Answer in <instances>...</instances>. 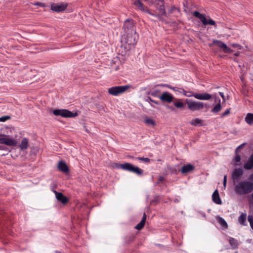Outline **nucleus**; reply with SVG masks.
<instances>
[{
    "label": "nucleus",
    "mask_w": 253,
    "mask_h": 253,
    "mask_svg": "<svg viewBox=\"0 0 253 253\" xmlns=\"http://www.w3.org/2000/svg\"><path fill=\"white\" fill-rule=\"evenodd\" d=\"M133 4L137 8L154 17L163 20V16L166 12L163 0H134Z\"/></svg>",
    "instance_id": "nucleus-1"
},
{
    "label": "nucleus",
    "mask_w": 253,
    "mask_h": 253,
    "mask_svg": "<svg viewBox=\"0 0 253 253\" xmlns=\"http://www.w3.org/2000/svg\"><path fill=\"white\" fill-rule=\"evenodd\" d=\"M234 191L238 195H245L253 191V183L252 181L244 180L234 183Z\"/></svg>",
    "instance_id": "nucleus-2"
},
{
    "label": "nucleus",
    "mask_w": 253,
    "mask_h": 253,
    "mask_svg": "<svg viewBox=\"0 0 253 253\" xmlns=\"http://www.w3.org/2000/svg\"><path fill=\"white\" fill-rule=\"evenodd\" d=\"M159 99L163 102L170 103L173 102L174 106L179 109L182 108L184 104L181 102V100L175 98L168 91H165L159 96Z\"/></svg>",
    "instance_id": "nucleus-3"
},
{
    "label": "nucleus",
    "mask_w": 253,
    "mask_h": 253,
    "mask_svg": "<svg viewBox=\"0 0 253 253\" xmlns=\"http://www.w3.org/2000/svg\"><path fill=\"white\" fill-rule=\"evenodd\" d=\"M138 40V35L136 32L124 34L122 36V42L126 43L130 47H133L137 43Z\"/></svg>",
    "instance_id": "nucleus-4"
},
{
    "label": "nucleus",
    "mask_w": 253,
    "mask_h": 253,
    "mask_svg": "<svg viewBox=\"0 0 253 253\" xmlns=\"http://www.w3.org/2000/svg\"><path fill=\"white\" fill-rule=\"evenodd\" d=\"M114 167L134 173L138 175H141L143 172V170L138 167L134 166L128 163L123 164H118L116 163L114 164Z\"/></svg>",
    "instance_id": "nucleus-5"
},
{
    "label": "nucleus",
    "mask_w": 253,
    "mask_h": 253,
    "mask_svg": "<svg viewBox=\"0 0 253 253\" xmlns=\"http://www.w3.org/2000/svg\"><path fill=\"white\" fill-rule=\"evenodd\" d=\"M130 86L129 85L113 86L109 88L108 92L110 94L117 96L125 92Z\"/></svg>",
    "instance_id": "nucleus-6"
},
{
    "label": "nucleus",
    "mask_w": 253,
    "mask_h": 253,
    "mask_svg": "<svg viewBox=\"0 0 253 253\" xmlns=\"http://www.w3.org/2000/svg\"><path fill=\"white\" fill-rule=\"evenodd\" d=\"M192 14L196 17L199 18L204 25H211L216 28V25L214 20L209 17L207 19L205 15L200 13L197 11H194Z\"/></svg>",
    "instance_id": "nucleus-7"
},
{
    "label": "nucleus",
    "mask_w": 253,
    "mask_h": 253,
    "mask_svg": "<svg viewBox=\"0 0 253 253\" xmlns=\"http://www.w3.org/2000/svg\"><path fill=\"white\" fill-rule=\"evenodd\" d=\"M0 144L8 146H15L17 144V140L9 135L0 133Z\"/></svg>",
    "instance_id": "nucleus-8"
},
{
    "label": "nucleus",
    "mask_w": 253,
    "mask_h": 253,
    "mask_svg": "<svg viewBox=\"0 0 253 253\" xmlns=\"http://www.w3.org/2000/svg\"><path fill=\"white\" fill-rule=\"evenodd\" d=\"M186 103L188 109L192 111L200 110L204 107V103L202 102L186 100Z\"/></svg>",
    "instance_id": "nucleus-9"
},
{
    "label": "nucleus",
    "mask_w": 253,
    "mask_h": 253,
    "mask_svg": "<svg viewBox=\"0 0 253 253\" xmlns=\"http://www.w3.org/2000/svg\"><path fill=\"white\" fill-rule=\"evenodd\" d=\"M55 116H61L64 118H74L78 116L77 112L73 113L66 109H56L53 111Z\"/></svg>",
    "instance_id": "nucleus-10"
},
{
    "label": "nucleus",
    "mask_w": 253,
    "mask_h": 253,
    "mask_svg": "<svg viewBox=\"0 0 253 253\" xmlns=\"http://www.w3.org/2000/svg\"><path fill=\"white\" fill-rule=\"evenodd\" d=\"M123 30L124 34L136 32L134 21L132 19H126L124 23Z\"/></svg>",
    "instance_id": "nucleus-11"
},
{
    "label": "nucleus",
    "mask_w": 253,
    "mask_h": 253,
    "mask_svg": "<svg viewBox=\"0 0 253 253\" xmlns=\"http://www.w3.org/2000/svg\"><path fill=\"white\" fill-rule=\"evenodd\" d=\"M186 96L187 97H194L195 98L202 100H209L211 98V95L209 93H195L194 94L187 95Z\"/></svg>",
    "instance_id": "nucleus-12"
},
{
    "label": "nucleus",
    "mask_w": 253,
    "mask_h": 253,
    "mask_svg": "<svg viewBox=\"0 0 253 253\" xmlns=\"http://www.w3.org/2000/svg\"><path fill=\"white\" fill-rule=\"evenodd\" d=\"M67 7V5L65 3L52 4L51 5V9L56 12H60L63 11Z\"/></svg>",
    "instance_id": "nucleus-13"
},
{
    "label": "nucleus",
    "mask_w": 253,
    "mask_h": 253,
    "mask_svg": "<svg viewBox=\"0 0 253 253\" xmlns=\"http://www.w3.org/2000/svg\"><path fill=\"white\" fill-rule=\"evenodd\" d=\"M243 170L241 168H238L234 169L232 173V178L233 180V183H236L237 180H238L243 175Z\"/></svg>",
    "instance_id": "nucleus-14"
},
{
    "label": "nucleus",
    "mask_w": 253,
    "mask_h": 253,
    "mask_svg": "<svg viewBox=\"0 0 253 253\" xmlns=\"http://www.w3.org/2000/svg\"><path fill=\"white\" fill-rule=\"evenodd\" d=\"M214 44L217 45L218 47L223 49V51L225 53H230L232 51V50L228 47L226 44L223 43L220 41H214L213 42Z\"/></svg>",
    "instance_id": "nucleus-15"
},
{
    "label": "nucleus",
    "mask_w": 253,
    "mask_h": 253,
    "mask_svg": "<svg viewBox=\"0 0 253 253\" xmlns=\"http://www.w3.org/2000/svg\"><path fill=\"white\" fill-rule=\"evenodd\" d=\"M53 192L55 193L56 198L58 201H60L63 204H65L67 203V198L64 196L62 193L58 192L54 190H53Z\"/></svg>",
    "instance_id": "nucleus-16"
},
{
    "label": "nucleus",
    "mask_w": 253,
    "mask_h": 253,
    "mask_svg": "<svg viewBox=\"0 0 253 253\" xmlns=\"http://www.w3.org/2000/svg\"><path fill=\"white\" fill-rule=\"evenodd\" d=\"M246 144V143H243L241 145H239L236 149V150H235V158L234 159V160L235 161V165H240L239 164H238V163H239L240 162V161H241V156L239 154V151Z\"/></svg>",
    "instance_id": "nucleus-17"
},
{
    "label": "nucleus",
    "mask_w": 253,
    "mask_h": 253,
    "mask_svg": "<svg viewBox=\"0 0 253 253\" xmlns=\"http://www.w3.org/2000/svg\"><path fill=\"white\" fill-rule=\"evenodd\" d=\"M244 168L245 169L250 170L253 168V154L249 158L247 162L244 164Z\"/></svg>",
    "instance_id": "nucleus-18"
},
{
    "label": "nucleus",
    "mask_w": 253,
    "mask_h": 253,
    "mask_svg": "<svg viewBox=\"0 0 253 253\" xmlns=\"http://www.w3.org/2000/svg\"><path fill=\"white\" fill-rule=\"evenodd\" d=\"M194 169V167L191 164L183 166L181 169V172L183 174L187 173Z\"/></svg>",
    "instance_id": "nucleus-19"
},
{
    "label": "nucleus",
    "mask_w": 253,
    "mask_h": 253,
    "mask_svg": "<svg viewBox=\"0 0 253 253\" xmlns=\"http://www.w3.org/2000/svg\"><path fill=\"white\" fill-rule=\"evenodd\" d=\"M212 199L213 202L216 204L221 205L222 204V202L219 197L217 190H215L213 193L212 195Z\"/></svg>",
    "instance_id": "nucleus-20"
},
{
    "label": "nucleus",
    "mask_w": 253,
    "mask_h": 253,
    "mask_svg": "<svg viewBox=\"0 0 253 253\" xmlns=\"http://www.w3.org/2000/svg\"><path fill=\"white\" fill-rule=\"evenodd\" d=\"M58 168L59 170L64 172H67L69 171L68 167L65 163L63 161H60L58 164Z\"/></svg>",
    "instance_id": "nucleus-21"
},
{
    "label": "nucleus",
    "mask_w": 253,
    "mask_h": 253,
    "mask_svg": "<svg viewBox=\"0 0 253 253\" xmlns=\"http://www.w3.org/2000/svg\"><path fill=\"white\" fill-rule=\"evenodd\" d=\"M19 148L21 150H25L29 146V140L26 138H24L19 145Z\"/></svg>",
    "instance_id": "nucleus-22"
},
{
    "label": "nucleus",
    "mask_w": 253,
    "mask_h": 253,
    "mask_svg": "<svg viewBox=\"0 0 253 253\" xmlns=\"http://www.w3.org/2000/svg\"><path fill=\"white\" fill-rule=\"evenodd\" d=\"M146 220V214L145 212L143 213V217L141 221L136 225L135 228L137 230H141L144 227Z\"/></svg>",
    "instance_id": "nucleus-23"
},
{
    "label": "nucleus",
    "mask_w": 253,
    "mask_h": 253,
    "mask_svg": "<svg viewBox=\"0 0 253 253\" xmlns=\"http://www.w3.org/2000/svg\"><path fill=\"white\" fill-rule=\"evenodd\" d=\"M203 121L200 119L196 118L192 120L189 124L193 126H201L202 125Z\"/></svg>",
    "instance_id": "nucleus-24"
},
{
    "label": "nucleus",
    "mask_w": 253,
    "mask_h": 253,
    "mask_svg": "<svg viewBox=\"0 0 253 253\" xmlns=\"http://www.w3.org/2000/svg\"><path fill=\"white\" fill-rule=\"evenodd\" d=\"M246 122L249 125L253 124V114L248 113L245 118Z\"/></svg>",
    "instance_id": "nucleus-25"
},
{
    "label": "nucleus",
    "mask_w": 253,
    "mask_h": 253,
    "mask_svg": "<svg viewBox=\"0 0 253 253\" xmlns=\"http://www.w3.org/2000/svg\"><path fill=\"white\" fill-rule=\"evenodd\" d=\"M247 218V214L245 213H242L238 218L239 222L242 225H246L245 223Z\"/></svg>",
    "instance_id": "nucleus-26"
},
{
    "label": "nucleus",
    "mask_w": 253,
    "mask_h": 253,
    "mask_svg": "<svg viewBox=\"0 0 253 253\" xmlns=\"http://www.w3.org/2000/svg\"><path fill=\"white\" fill-rule=\"evenodd\" d=\"M221 109V105L220 104V100L218 99V103L211 109V112L213 113H218Z\"/></svg>",
    "instance_id": "nucleus-27"
},
{
    "label": "nucleus",
    "mask_w": 253,
    "mask_h": 253,
    "mask_svg": "<svg viewBox=\"0 0 253 253\" xmlns=\"http://www.w3.org/2000/svg\"><path fill=\"white\" fill-rule=\"evenodd\" d=\"M144 122L148 126H154L156 125L155 122L151 118H147L144 120Z\"/></svg>",
    "instance_id": "nucleus-28"
},
{
    "label": "nucleus",
    "mask_w": 253,
    "mask_h": 253,
    "mask_svg": "<svg viewBox=\"0 0 253 253\" xmlns=\"http://www.w3.org/2000/svg\"><path fill=\"white\" fill-rule=\"evenodd\" d=\"M229 243L234 249L236 248L238 246V241L234 238H230L229 239Z\"/></svg>",
    "instance_id": "nucleus-29"
},
{
    "label": "nucleus",
    "mask_w": 253,
    "mask_h": 253,
    "mask_svg": "<svg viewBox=\"0 0 253 253\" xmlns=\"http://www.w3.org/2000/svg\"><path fill=\"white\" fill-rule=\"evenodd\" d=\"M218 222L220 223L221 226L225 228H227V224L225 220L221 217H219L218 219Z\"/></svg>",
    "instance_id": "nucleus-30"
},
{
    "label": "nucleus",
    "mask_w": 253,
    "mask_h": 253,
    "mask_svg": "<svg viewBox=\"0 0 253 253\" xmlns=\"http://www.w3.org/2000/svg\"><path fill=\"white\" fill-rule=\"evenodd\" d=\"M248 219L249 222H250V224L252 229L253 230V216L249 215L248 217Z\"/></svg>",
    "instance_id": "nucleus-31"
},
{
    "label": "nucleus",
    "mask_w": 253,
    "mask_h": 253,
    "mask_svg": "<svg viewBox=\"0 0 253 253\" xmlns=\"http://www.w3.org/2000/svg\"><path fill=\"white\" fill-rule=\"evenodd\" d=\"M145 100L148 102H152L157 105L159 104V102L158 101L153 100L150 97H147L145 98Z\"/></svg>",
    "instance_id": "nucleus-32"
},
{
    "label": "nucleus",
    "mask_w": 253,
    "mask_h": 253,
    "mask_svg": "<svg viewBox=\"0 0 253 253\" xmlns=\"http://www.w3.org/2000/svg\"><path fill=\"white\" fill-rule=\"evenodd\" d=\"M135 159H138L140 161H143L145 163H149L150 162V159L148 158L138 157V158H136Z\"/></svg>",
    "instance_id": "nucleus-33"
},
{
    "label": "nucleus",
    "mask_w": 253,
    "mask_h": 253,
    "mask_svg": "<svg viewBox=\"0 0 253 253\" xmlns=\"http://www.w3.org/2000/svg\"><path fill=\"white\" fill-rule=\"evenodd\" d=\"M230 113V109H227L224 112L221 114V118H224L226 116H228Z\"/></svg>",
    "instance_id": "nucleus-34"
},
{
    "label": "nucleus",
    "mask_w": 253,
    "mask_h": 253,
    "mask_svg": "<svg viewBox=\"0 0 253 253\" xmlns=\"http://www.w3.org/2000/svg\"><path fill=\"white\" fill-rule=\"evenodd\" d=\"M158 86L168 87H169V88L170 89H172V90H173L174 91H178V90L176 89L177 87H170L169 84H162L158 85Z\"/></svg>",
    "instance_id": "nucleus-35"
},
{
    "label": "nucleus",
    "mask_w": 253,
    "mask_h": 253,
    "mask_svg": "<svg viewBox=\"0 0 253 253\" xmlns=\"http://www.w3.org/2000/svg\"><path fill=\"white\" fill-rule=\"evenodd\" d=\"M182 91H179L180 92L182 93L185 96H186V94H187V95H191V94H195V93H193L192 92L186 91L184 90L183 89H182Z\"/></svg>",
    "instance_id": "nucleus-36"
},
{
    "label": "nucleus",
    "mask_w": 253,
    "mask_h": 253,
    "mask_svg": "<svg viewBox=\"0 0 253 253\" xmlns=\"http://www.w3.org/2000/svg\"><path fill=\"white\" fill-rule=\"evenodd\" d=\"M158 92H159L158 90H155V91H151L150 93V94L153 96H157Z\"/></svg>",
    "instance_id": "nucleus-37"
},
{
    "label": "nucleus",
    "mask_w": 253,
    "mask_h": 253,
    "mask_svg": "<svg viewBox=\"0 0 253 253\" xmlns=\"http://www.w3.org/2000/svg\"><path fill=\"white\" fill-rule=\"evenodd\" d=\"M9 118H10V117L9 116L3 117H1V118H0V121H1V122H4L6 120H7V119H9Z\"/></svg>",
    "instance_id": "nucleus-38"
},
{
    "label": "nucleus",
    "mask_w": 253,
    "mask_h": 253,
    "mask_svg": "<svg viewBox=\"0 0 253 253\" xmlns=\"http://www.w3.org/2000/svg\"><path fill=\"white\" fill-rule=\"evenodd\" d=\"M226 182H227V175H225L224 176L223 182V186L224 187H225L226 186Z\"/></svg>",
    "instance_id": "nucleus-39"
},
{
    "label": "nucleus",
    "mask_w": 253,
    "mask_h": 253,
    "mask_svg": "<svg viewBox=\"0 0 253 253\" xmlns=\"http://www.w3.org/2000/svg\"><path fill=\"white\" fill-rule=\"evenodd\" d=\"M35 5H38L42 7H44L45 4L42 2H36L34 4Z\"/></svg>",
    "instance_id": "nucleus-40"
},
{
    "label": "nucleus",
    "mask_w": 253,
    "mask_h": 253,
    "mask_svg": "<svg viewBox=\"0 0 253 253\" xmlns=\"http://www.w3.org/2000/svg\"><path fill=\"white\" fill-rule=\"evenodd\" d=\"M219 94H220V95L221 96V97L222 98L223 101H225V96H224V95L223 92H219Z\"/></svg>",
    "instance_id": "nucleus-41"
},
{
    "label": "nucleus",
    "mask_w": 253,
    "mask_h": 253,
    "mask_svg": "<svg viewBox=\"0 0 253 253\" xmlns=\"http://www.w3.org/2000/svg\"><path fill=\"white\" fill-rule=\"evenodd\" d=\"M232 46L233 47H238V48H240H240H241V45H239V44H232Z\"/></svg>",
    "instance_id": "nucleus-42"
},
{
    "label": "nucleus",
    "mask_w": 253,
    "mask_h": 253,
    "mask_svg": "<svg viewBox=\"0 0 253 253\" xmlns=\"http://www.w3.org/2000/svg\"><path fill=\"white\" fill-rule=\"evenodd\" d=\"M249 179L253 181V173L251 174L249 176Z\"/></svg>",
    "instance_id": "nucleus-43"
},
{
    "label": "nucleus",
    "mask_w": 253,
    "mask_h": 253,
    "mask_svg": "<svg viewBox=\"0 0 253 253\" xmlns=\"http://www.w3.org/2000/svg\"><path fill=\"white\" fill-rule=\"evenodd\" d=\"M164 179V177H163V176H159V180L160 181H163Z\"/></svg>",
    "instance_id": "nucleus-44"
},
{
    "label": "nucleus",
    "mask_w": 253,
    "mask_h": 253,
    "mask_svg": "<svg viewBox=\"0 0 253 253\" xmlns=\"http://www.w3.org/2000/svg\"><path fill=\"white\" fill-rule=\"evenodd\" d=\"M168 108H169L171 110H174V108L171 106H168Z\"/></svg>",
    "instance_id": "nucleus-45"
},
{
    "label": "nucleus",
    "mask_w": 253,
    "mask_h": 253,
    "mask_svg": "<svg viewBox=\"0 0 253 253\" xmlns=\"http://www.w3.org/2000/svg\"><path fill=\"white\" fill-rule=\"evenodd\" d=\"M56 253H59L57 251L56 252Z\"/></svg>",
    "instance_id": "nucleus-46"
}]
</instances>
